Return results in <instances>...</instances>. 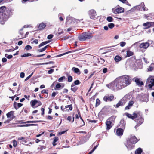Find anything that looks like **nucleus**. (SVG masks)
<instances>
[{"mask_svg":"<svg viewBox=\"0 0 154 154\" xmlns=\"http://www.w3.org/2000/svg\"><path fill=\"white\" fill-rule=\"evenodd\" d=\"M132 82L131 77L128 75H124L116 78L113 81L106 85L109 88L116 91L121 89L130 85Z\"/></svg>","mask_w":154,"mask_h":154,"instance_id":"obj_1","label":"nucleus"},{"mask_svg":"<svg viewBox=\"0 0 154 154\" xmlns=\"http://www.w3.org/2000/svg\"><path fill=\"white\" fill-rule=\"evenodd\" d=\"M12 15V11L5 6L0 8V24L4 25L9 17Z\"/></svg>","mask_w":154,"mask_h":154,"instance_id":"obj_2","label":"nucleus"},{"mask_svg":"<svg viewBox=\"0 0 154 154\" xmlns=\"http://www.w3.org/2000/svg\"><path fill=\"white\" fill-rule=\"evenodd\" d=\"M138 141L135 136H132L127 139L125 145L128 150H131L134 148V144Z\"/></svg>","mask_w":154,"mask_h":154,"instance_id":"obj_3","label":"nucleus"},{"mask_svg":"<svg viewBox=\"0 0 154 154\" xmlns=\"http://www.w3.org/2000/svg\"><path fill=\"white\" fill-rule=\"evenodd\" d=\"M134 116L135 117L134 120L137 123L135 127L136 129L137 127L143 123L144 119L143 117L142 113L140 111H137V114H134Z\"/></svg>","mask_w":154,"mask_h":154,"instance_id":"obj_4","label":"nucleus"},{"mask_svg":"<svg viewBox=\"0 0 154 154\" xmlns=\"http://www.w3.org/2000/svg\"><path fill=\"white\" fill-rule=\"evenodd\" d=\"M146 86L149 89L154 90V76H150L147 78Z\"/></svg>","mask_w":154,"mask_h":154,"instance_id":"obj_5","label":"nucleus"},{"mask_svg":"<svg viewBox=\"0 0 154 154\" xmlns=\"http://www.w3.org/2000/svg\"><path fill=\"white\" fill-rule=\"evenodd\" d=\"M93 37V36L90 33L88 32H85L81 34L78 37L79 39L81 41H85Z\"/></svg>","mask_w":154,"mask_h":154,"instance_id":"obj_6","label":"nucleus"},{"mask_svg":"<svg viewBox=\"0 0 154 154\" xmlns=\"http://www.w3.org/2000/svg\"><path fill=\"white\" fill-rule=\"evenodd\" d=\"M138 100L142 102L147 103L149 101L148 95L146 94H142L138 96Z\"/></svg>","mask_w":154,"mask_h":154,"instance_id":"obj_7","label":"nucleus"},{"mask_svg":"<svg viewBox=\"0 0 154 154\" xmlns=\"http://www.w3.org/2000/svg\"><path fill=\"white\" fill-rule=\"evenodd\" d=\"M137 10L145 11L148 10V9L145 7L144 3L142 2L140 5L134 7Z\"/></svg>","mask_w":154,"mask_h":154,"instance_id":"obj_8","label":"nucleus"},{"mask_svg":"<svg viewBox=\"0 0 154 154\" xmlns=\"http://www.w3.org/2000/svg\"><path fill=\"white\" fill-rule=\"evenodd\" d=\"M124 9L120 7L116 8H113L112 9V12L115 14H119L124 12Z\"/></svg>","mask_w":154,"mask_h":154,"instance_id":"obj_9","label":"nucleus"},{"mask_svg":"<svg viewBox=\"0 0 154 154\" xmlns=\"http://www.w3.org/2000/svg\"><path fill=\"white\" fill-rule=\"evenodd\" d=\"M88 14L91 19H94L97 15L96 11L94 9L89 10L88 12Z\"/></svg>","mask_w":154,"mask_h":154,"instance_id":"obj_10","label":"nucleus"},{"mask_svg":"<svg viewBox=\"0 0 154 154\" xmlns=\"http://www.w3.org/2000/svg\"><path fill=\"white\" fill-rule=\"evenodd\" d=\"M126 98L125 97L121 99L116 105V107L117 108L120 106H122L124 105L126 103Z\"/></svg>","mask_w":154,"mask_h":154,"instance_id":"obj_11","label":"nucleus"},{"mask_svg":"<svg viewBox=\"0 0 154 154\" xmlns=\"http://www.w3.org/2000/svg\"><path fill=\"white\" fill-rule=\"evenodd\" d=\"M132 80L133 81H134L136 84L139 86H141L143 84V82L139 78L135 77Z\"/></svg>","mask_w":154,"mask_h":154,"instance_id":"obj_12","label":"nucleus"},{"mask_svg":"<svg viewBox=\"0 0 154 154\" xmlns=\"http://www.w3.org/2000/svg\"><path fill=\"white\" fill-rule=\"evenodd\" d=\"M114 98V96L112 94L105 96L103 98V100L106 102L111 101Z\"/></svg>","mask_w":154,"mask_h":154,"instance_id":"obj_13","label":"nucleus"},{"mask_svg":"<svg viewBox=\"0 0 154 154\" xmlns=\"http://www.w3.org/2000/svg\"><path fill=\"white\" fill-rule=\"evenodd\" d=\"M82 19L79 20L78 19H76L74 18L68 17L67 18L66 22H70V20H71L72 21H75L77 23H78L79 22H80L82 20Z\"/></svg>","mask_w":154,"mask_h":154,"instance_id":"obj_14","label":"nucleus"},{"mask_svg":"<svg viewBox=\"0 0 154 154\" xmlns=\"http://www.w3.org/2000/svg\"><path fill=\"white\" fill-rule=\"evenodd\" d=\"M149 44L148 42L143 43L139 45L140 48H143L144 49H146L149 46Z\"/></svg>","mask_w":154,"mask_h":154,"instance_id":"obj_15","label":"nucleus"},{"mask_svg":"<svg viewBox=\"0 0 154 154\" xmlns=\"http://www.w3.org/2000/svg\"><path fill=\"white\" fill-rule=\"evenodd\" d=\"M106 129L108 130H109L112 126V121H110L107 119L106 122Z\"/></svg>","mask_w":154,"mask_h":154,"instance_id":"obj_16","label":"nucleus"},{"mask_svg":"<svg viewBox=\"0 0 154 154\" xmlns=\"http://www.w3.org/2000/svg\"><path fill=\"white\" fill-rule=\"evenodd\" d=\"M137 111L135 112L134 113H133L132 115H131L130 114H129L128 113H125V115L126 116L128 117L129 118H131L133 120H134L135 117H134V114H137Z\"/></svg>","mask_w":154,"mask_h":154,"instance_id":"obj_17","label":"nucleus"},{"mask_svg":"<svg viewBox=\"0 0 154 154\" xmlns=\"http://www.w3.org/2000/svg\"><path fill=\"white\" fill-rule=\"evenodd\" d=\"M123 130L122 129L119 128L117 129L116 134L118 136H121L123 134Z\"/></svg>","mask_w":154,"mask_h":154,"instance_id":"obj_18","label":"nucleus"},{"mask_svg":"<svg viewBox=\"0 0 154 154\" xmlns=\"http://www.w3.org/2000/svg\"><path fill=\"white\" fill-rule=\"evenodd\" d=\"M134 102L133 101H129L128 105L125 107V109H129L133 105Z\"/></svg>","mask_w":154,"mask_h":154,"instance_id":"obj_19","label":"nucleus"},{"mask_svg":"<svg viewBox=\"0 0 154 154\" xmlns=\"http://www.w3.org/2000/svg\"><path fill=\"white\" fill-rule=\"evenodd\" d=\"M71 90L74 92H75L78 89V87L75 86L74 84H72L71 85Z\"/></svg>","mask_w":154,"mask_h":154,"instance_id":"obj_20","label":"nucleus"},{"mask_svg":"<svg viewBox=\"0 0 154 154\" xmlns=\"http://www.w3.org/2000/svg\"><path fill=\"white\" fill-rule=\"evenodd\" d=\"M46 25L43 23H42L40 24L38 27V28L39 30H42L44 28L46 27Z\"/></svg>","mask_w":154,"mask_h":154,"instance_id":"obj_21","label":"nucleus"},{"mask_svg":"<svg viewBox=\"0 0 154 154\" xmlns=\"http://www.w3.org/2000/svg\"><path fill=\"white\" fill-rule=\"evenodd\" d=\"M72 70L75 73H77L78 74H80L81 73L79 69L77 68L73 67L72 68Z\"/></svg>","mask_w":154,"mask_h":154,"instance_id":"obj_22","label":"nucleus"},{"mask_svg":"<svg viewBox=\"0 0 154 154\" xmlns=\"http://www.w3.org/2000/svg\"><path fill=\"white\" fill-rule=\"evenodd\" d=\"M150 22H147L146 23H144L143 24V26L145 27L144 28V29H147L150 28Z\"/></svg>","mask_w":154,"mask_h":154,"instance_id":"obj_23","label":"nucleus"},{"mask_svg":"<svg viewBox=\"0 0 154 154\" xmlns=\"http://www.w3.org/2000/svg\"><path fill=\"white\" fill-rule=\"evenodd\" d=\"M142 149L140 148H139L135 151V154H142Z\"/></svg>","mask_w":154,"mask_h":154,"instance_id":"obj_24","label":"nucleus"},{"mask_svg":"<svg viewBox=\"0 0 154 154\" xmlns=\"http://www.w3.org/2000/svg\"><path fill=\"white\" fill-rule=\"evenodd\" d=\"M122 60V57L118 55L116 56L114 58V60L116 62L120 61Z\"/></svg>","mask_w":154,"mask_h":154,"instance_id":"obj_25","label":"nucleus"},{"mask_svg":"<svg viewBox=\"0 0 154 154\" xmlns=\"http://www.w3.org/2000/svg\"><path fill=\"white\" fill-rule=\"evenodd\" d=\"M49 46V45H48L46 46H45V47H44L43 48H42V49H39L37 50V51L38 52H42L43 51H45L46 49Z\"/></svg>","mask_w":154,"mask_h":154,"instance_id":"obj_26","label":"nucleus"},{"mask_svg":"<svg viewBox=\"0 0 154 154\" xmlns=\"http://www.w3.org/2000/svg\"><path fill=\"white\" fill-rule=\"evenodd\" d=\"M116 117L115 116H112L111 117H109V118H108L107 119V120L110 121H112V122H114Z\"/></svg>","mask_w":154,"mask_h":154,"instance_id":"obj_27","label":"nucleus"},{"mask_svg":"<svg viewBox=\"0 0 154 154\" xmlns=\"http://www.w3.org/2000/svg\"><path fill=\"white\" fill-rule=\"evenodd\" d=\"M37 102V100H32L30 102V104L32 107L34 106Z\"/></svg>","mask_w":154,"mask_h":154,"instance_id":"obj_28","label":"nucleus"},{"mask_svg":"<svg viewBox=\"0 0 154 154\" xmlns=\"http://www.w3.org/2000/svg\"><path fill=\"white\" fill-rule=\"evenodd\" d=\"M14 113V112L13 111H11L8 113H7L6 114V116L8 118H10L11 117V116L13 115V114Z\"/></svg>","mask_w":154,"mask_h":154,"instance_id":"obj_29","label":"nucleus"},{"mask_svg":"<svg viewBox=\"0 0 154 154\" xmlns=\"http://www.w3.org/2000/svg\"><path fill=\"white\" fill-rule=\"evenodd\" d=\"M86 139V138L85 137H82L80 139V142L81 143L83 144L86 142V141H85V140Z\"/></svg>","mask_w":154,"mask_h":154,"instance_id":"obj_30","label":"nucleus"},{"mask_svg":"<svg viewBox=\"0 0 154 154\" xmlns=\"http://www.w3.org/2000/svg\"><path fill=\"white\" fill-rule=\"evenodd\" d=\"M49 42V41H46L44 42H42L39 45V48H40L42 46L45 45L48 43Z\"/></svg>","mask_w":154,"mask_h":154,"instance_id":"obj_31","label":"nucleus"},{"mask_svg":"<svg viewBox=\"0 0 154 154\" xmlns=\"http://www.w3.org/2000/svg\"><path fill=\"white\" fill-rule=\"evenodd\" d=\"M133 53L131 51H127V57H129L130 56L133 55Z\"/></svg>","mask_w":154,"mask_h":154,"instance_id":"obj_32","label":"nucleus"},{"mask_svg":"<svg viewBox=\"0 0 154 154\" xmlns=\"http://www.w3.org/2000/svg\"><path fill=\"white\" fill-rule=\"evenodd\" d=\"M23 29L22 28L20 30L19 33L21 35V37L22 38H24L26 37V36H23Z\"/></svg>","mask_w":154,"mask_h":154,"instance_id":"obj_33","label":"nucleus"},{"mask_svg":"<svg viewBox=\"0 0 154 154\" xmlns=\"http://www.w3.org/2000/svg\"><path fill=\"white\" fill-rule=\"evenodd\" d=\"M58 140V138L57 137H56L54 138L53 141L52 143V144L53 146H55L56 145V144L55 143Z\"/></svg>","mask_w":154,"mask_h":154,"instance_id":"obj_34","label":"nucleus"},{"mask_svg":"<svg viewBox=\"0 0 154 154\" xmlns=\"http://www.w3.org/2000/svg\"><path fill=\"white\" fill-rule=\"evenodd\" d=\"M31 54L30 53H25L23 54V55H21V57H29L31 56Z\"/></svg>","mask_w":154,"mask_h":154,"instance_id":"obj_35","label":"nucleus"},{"mask_svg":"<svg viewBox=\"0 0 154 154\" xmlns=\"http://www.w3.org/2000/svg\"><path fill=\"white\" fill-rule=\"evenodd\" d=\"M107 20L109 22H112L113 21V19L112 17L109 16L107 17Z\"/></svg>","mask_w":154,"mask_h":154,"instance_id":"obj_36","label":"nucleus"},{"mask_svg":"<svg viewBox=\"0 0 154 154\" xmlns=\"http://www.w3.org/2000/svg\"><path fill=\"white\" fill-rule=\"evenodd\" d=\"M61 87V85L60 83H57L55 87L54 88V89L56 90L57 89H58L60 88Z\"/></svg>","mask_w":154,"mask_h":154,"instance_id":"obj_37","label":"nucleus"},{"mask_svg":"<svg viewBox=\"0 0 154 154\" xmlns=\"http://www.w3.org/2000/svg\"><path fill=\"white\" fill-rule=\"evenodd\" d=\"M5 57H7L8 59H10L12 58L13 56L12 55H8L7 54H5Z\"/></svg>","mask_w":154,"mask_h":154,"instance_id":"obj_38","label":"nucleus"},{"mask_svg":"<svg viewBox=\"0 0 154 154\" xmlns=\"http://www.w3.org/2000/svg\"><path fill=\"white\" fill-rule=\"evenodd\" d=\"M114 24L113 23H110L108 24V27L110 29H112L114 26Z\"/></svg>","mask_w":154,"mask_h":154,"instance_id":"obj_39","label":"nucleus"},{"mask_svg":"<svg viewBox=\"0 0 154 154\" xmlns=\"http://www.w3.org/2000/svg\"><path fill=\"white\" fill-rule=\"evenodd\" d=\"M91 136V134L88 133V134H87L85 137L86 138V139H85V141H88L89 140V138H90V137Z\"/></svg>","mask_w":154,"mask_h":154,"instance_id":"obj_40","label":"nucleus"},{"mask_svg":"<svg viewBox=\"0 0 154 154\" xmlns=\"http://www.w3.org/2000/svg\"><path fill=\"white\" fill-rule=\"evenodd\" d=\"M153 65L152 64L148 68V71H152L153 70Z\"/></svg>","mask_w":154,"mask_h":154,"instance_id":"obj_41","label":"nucleus"},{"mask_svg":"<svg viewBox=\"0 0 154 154\" xmlns=\"http://www.w3.org/2000/svg\"><path fill=\"white\" fill-rule=\"evenodd\" d=\"M124 120H121L120 122V123L122 125L121 127H122V128H124L125 126V124H124Z\"/></svg>","mask_w":154,"mask_h":154,"instance_id":"obj_42","label":"nucleus"},{"mask_svg":"<svg viewBox=\"0 0 154 154\" xmlns=\"http://www.w3.org/2000/svg\"><path fill=\"white\" fill-rule=\"evenodd\" d=\"M32 48V47L29 45H27L25 46V49L26 50H29Z\"/></svg>","mask_w":154,"mask_h":154,"instance_id":"obj_43","label":"nucleus"},{"mask_svg":"<svg viewBox=\"0 0 154 154\" xmlns=\"http://www.w3.org/2000/svg\"><path fill=\"white\" fill-rule=\"evenodd\" d=\"M100 104V101L98 99H97L96 100V107H97Z\"/></svg>","mask_w":154,"mask_h":154,"instance_id":"obj_44","label":"nucleus"},{"mask_svg":"<svg viewBox=\"0 0 154 154\" xmlns=\"http://www.w3.org/2000/svg\"><path fill=\"white\" fill-rule=\"evenodd\" d=\"M63 32L62 30L61 29H58V32L57 33V34L58 35H60L62 34Z\"/></svg>","mask_w":154,"mask_h":154,"instance_id":"obj_45","label":"nucleus"},{"mask_svg":"<svg viewBox=\"0 0 154 154\" xmlns=\"http://www.w3.org/2000/svg\"><path fill=\"white\" fill-rule=\"evenodd\" d=\"M72 79H73V78L72 76H71L70 75H69L68 77V81L69 82H72Z\"/></svg>","mask_w":154,"mask_h":154,"instance_id":"obj_46","label":"nucleus"},{"mask_svg":"<svg viewBox=\"0 0 154 154\" xmlns=\"http://www.w3.org/2000/svg\"><path fill=\"white\" fill-rule=\"evenodd\" d=\"M65 79V77L63 76L59 78L58 79V81L60 82H62L64 79Z\"/></svg>","mask_w":154,"mask_h":154,"instance_id":"obj_47","label":"nucleus"},{"mask_svg":"<svg viewBox=\"0 0 154 154\" xmlns=\"http://www.w3.org/2000/svg\"><path fill=\"white\" fill-rule=\"evenodd\" d=\"M14 107L16 110H17L18 107H17V103L15 102L14 103Z\"/></svg>","mask_w":154,"mask_h":154,"instance_id":"obj_48","label":"nucleus"},{"mask_svg":"<svg viewBox=\"0 0 154 154\" xmlns=\"http://www.w3.org/2000/svg\"><path fill=\"white\" fill-rule=\"evenodd\" d=\"M41 93L42 94L45 93L47 94H48V90L44 89V90H42V91Z\"/></svg>","mask_w":154,"mask_h":154,"instance_id":"obj_49","label":"nucleus"},{"mask_svg":"<svg viewBox=\"0 0 154 154\" xmlns=\"http://www.w3.org/2000/svg\"><path fill=\"white\" fill-rule=\"evenodd\" d=\"M66 108H69V109L70 110H72V107L71 106V105H68L66 106H65Z\"/></svg>","mask_w":154,"mask_h":154,"instance_id":"obj_50","label":"nucleus"},{"mask_svg":"<svg viewBox=\"0 0 154 154\" xmlns=\"http://www.w3.org/2000/svg\"><path fill=\"white\" fill-rule=\"evenodd\" d=\"M123 3H125L127 5L128 4V2L126 0H118Z\"/></svg>","mask_w":154,"mask_h":154,"instance_id":"obj_51","label":"nucleus"},{"mask_svg":"<svg viewBox=\"0 0 154 154\" xmlns=\"http://www.w3.org/2000/svg\"><path fill=\"white\" fill-rule=\"evenodd\" d=\"M126 42H122L120 43V45L122 47H123L126 45Z\"/></svg>","mask_w":154,"mask_h":154,"instance_id":"obj_52","label":"nucleus"},{"mask_svg":"<svg viewBox=\"0 0 154 154\" xmlns=\"http://www.w3.org/2000/svg\"><path fill=\"white\" fill-rule=\"evenodd\" d=\"M38 122V121H27L24 122V123H36Z\"/></svg>","mask_w":154,"mask_h":154,"instance_id":"obj_53","label":"nucleus"},{"mask_svg":"<svg viewBox=\"0 0 154 154\" xmlns=\"http://www.w3.org/2000/svg\"><path fill=\"white\" fill-rule=\"evenodd\" d=\"M74 85H78L80 84L81 83L79 80H77L74 82Z\"/></svg>","mask_w":154,"mask_h":154,"instance_id":"obj_54","label":"nucleus"},{"mask_svg":"<svg viewBox=\"0 0 154 154\" xmlns=\"http://www.w3.org/2000/svg\"><path fill=\"white\" fill-rule=\"evenodd\" d=\"M13 146L14 147H15L17 145V142L16 141L14 140L13 141Z\"/></svg>","mask_w":154,"mask_h":154,"instance_id":"obj_55","label":"nucleus"},{"mask_svg":"<svg viewBox=\"0 0 154 154\" xmlns=\"http://www.w3.org/2000/svg\"><path fill=\"white\" fill-rule=\"evenodd\" d=\"M54 63V62L52 61H50L48 62H47L45 63H42L41 64V65H45V64H53Z\"/></svg>","mask_w":154,"mask_h":154,"instance_id":"obj_56","label":"nucleus"},{"mask_svg":"<svg viewBox=\"0 0 154 154\" xmlns=\"http://www.w3.org/2000/svg\"><path fill=\"white\" fill-rule=\"evenodd\" d=\"M70 53V51H69L66 52V53H63V54H62L59 55H58L57 56V57H60L61 56H62L63 55H65L66 54H68V53Z\"/></svg>","mask_w":154,"mask_h":154,"instance_id":"obj_57","label":"nucleus"},{"mask_svg":"<svg viewBox=\"0 0 154 154\" xmlns=\"http://www.w3.org/2000/svg\"><path fill=\"white\" fill-rule=\"evenodd\" d=\"M54 70V69H51L48 71V73L49 74H51L53 72Z\"/></svg>","mask_w":154,"mask_h":154,"instance_id":"obj_58","label":"nucleus"},{"mask_svg":"<svg viewBox=\"0 0 154 154\" xmlns=\"http://www.w3.org/2000/svg\"><path fill=\"white\" fill-rule=\"evenodd\" d=\"M115 47V46H112V47L113 48L108 49V51H114V50L116 49H117L116 48H114V47Z\"/></svg>","mask_w":154,"mask_h":154,"instance_id":"obj_59","label":"nucleus"},{"mask_svg":"<svg viewBox=\"0 0 154 154\" xmlns=\"http://www.w3.org/2000/svg\"><path fill=\"white\" fill-rule=\"evenodd\" d=\"M53 37V35L52 34H50L48 36L47 38L48 39H51Z\"/></svg>","mask_w":154,"mask_h":154,"instance_id":"obj_60","label":"nucleus"},{"mask_svg":"<svg viewBox=\"0 0 154 154\" xmlns=\"http://www.w3.org/2000/svg\"><path fill=\"white\" fill-rule=\"evenodd\" d=\"M20 76L21 78H23L25 76V73L23 72H21Z\"/></svg>","mask_w":154,"mask_h":154,"instance_id":"obj_61","label":"nucleus"},{"mask_svg":"<svg viewBox=\"0 0 154 154\" xmlns=\"http://www.w3.org/2000/svg\"><path fill=\"white\" fill-rule=\"evenodd\" d=\"M24 97L26 99H27L28 100H29V98L30 97V95L27 96L26 95H24Z\"/></svg>","mask_w":154,"mask_h":154,"instance_id":"obj_62","label":"nucleus"},{"mask_svg":"<svg viewBox=\"0 0 154 154\" xmlns=\"http://www.w3.org/2000/svg\"><path fill=\"white\" fill-rule=\"evenodd\" d=\"M107 68H104L103 70V72L104 73H106L107 72Z\"/></svg>","mask_w":154,"mask_h":154,"instance_id":"obj_63","label":"nucleus"},{"mask_svg":"<svg viewBox=\"0 0 154 154\" xmlns=\"http://www.w3.org/2000/svg\"><path fill=\"white\" fill-rule=\"evenodd\" d=\"M69 38V36H65L63 37V40H65L66 39H68Z\"/></svg>","mask_w":154,"mask_h":154,"instance_id":"obj_64","label":"nucleus"}]
</instances>
